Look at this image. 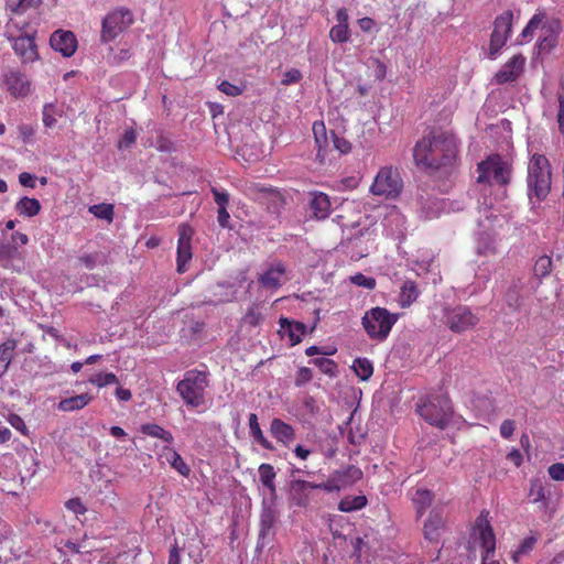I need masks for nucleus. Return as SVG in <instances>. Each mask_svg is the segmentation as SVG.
I'll list each match as a JSON object with an SVG mask.
<instances>
[{
	"label": "nucleus",
	"instance_id": "f257e3e1",
	"mask_svg": "<svg viewBox=\"0 0 564 564\" xmlns=\"http://www.w3.org/2000/svg\"><path fill=\"white\" fill-rule=\"evenodd\" d=\"M458 151V140L452 132L433 130L417 141L413 158L417 165L441 170L454 166Z\"/></svg>",
	"mask_w": 564,
	"mask_h": 564
},
{
	"label": "nucleus",
	"instance_id": "f03ea898",
	"mask_svg": "<svg viewBox=\"0 0 564 564\" xmlns=\"http://www.w3.org/2000/svg\"><path fill=\"white\" fill-rule=\"evenodd\" d=\"M209 386L208 375L205 371L187 370L183 379L176 384V391L185 405L192 409L206 408V394Z\"/></svg>",
	"mask_w": 564,
	"mask_h": 564
},
{
	"label": "nucleus",
	"instance_id": "7ed1b4c3",
	"mask_svg": "<svg viewBox=\"0 0 564 564\" xmlns=\"http://www.w3.org/2000/svg\"><path fill=\"white\" fill-rule=\"evenodd\" d=\"M420 416L440 430H444L451 422L453 408L451 400L445 394H431L417 403Z\"/></svg>",
	"mask_w": 564,
	"mask_h": 564
},
{
	"label": "nucleus",
	"instance_id": "20e7f679",
	"mask_svg": "<svg viewBox=\"0 0 564 564\" xmlns=\"http://www.w3.org/2000/svg\"><path fill=\"white\" fill-rule=\"evenodd\" d=\"M528 195L532 202L544 199L551 189L550 163L544 155L534 154L528 165Z\"/></svg>",
	"mask_w": 564,
	"mask_h": 564
},
{
	"label": "nucleus",
	"instance_id": "39448f33",
	"mask_svg": "<svg viewBox=\"0 0 564 564\" xmlns=\"http://www.w3.org/2000/svg\"><path fill=\"white\" fill-rule=\"evenodd\" d=\"M540 29L539 50L541 52H550L556 44L557 35L561 31V23L557 20H545L542 12L535 13L525 28L522 30L519 41L522 43L532 39L535 30Z\"/></svg>",
	"mask_w": 564,
	"mask_h": 564
},
{
	"label": "nucleus",
	"instance_id": "423d86ee",
	"mask_svg": "<svg viewBox=\"0 0 564 564\" xmlns=\"http://www.w3.org/2000/svg\"><path fill=\"white\" fill-rule=\"evenodd\" d=\"M398 319L399 314L377 306L365 312L361 317V325L371 340L383 343Z\"/></svg>",
	"mask_w": 564,
	"mask_h": 564
},
{
	"label": "nucleus",
	"instance_id": "0eeeda50",
	"mask_svg": "<svg viewBox=\"0 0 564 564\" xmlns=\"http://www.w3.org/2000/svg\"><path fill=\"white\" fill-rule=\"evenodd\" d=\"M478 183L505 186L510 182L511 165L500 155H491L478 164Z\"/></svg>",
	"mask_w": 564,
	"mask_h": 564
},
{
	"label": "nucleus",
	"instance_id": "6e6552de",
	"mask_svg": "<svg viewBox=\"0 0 564 564\" xmlns=\"http://www.w3.org/2000/svg\"><path fill=\"white\" fill-rule=\"evenodd\" d=\"M403 188V182L398 169L382 166L370 186V193L386 199L397 198Z\"/></svg>",
	"mask_w": 564,
	"mask_h": 564
},
{
	"label": "nucleus",
	"instance_id": "1a4fd4ad",
	"mask_svg": "<svg viewBox=\"0 0 564 564\" xmlns=\"http://www.w3.org/2000/svg\"><path fill=\"white\" fill-rule=\"evenodd\" d=\"M316 484L304 479H291L288 501L291 508L311 509L318 503Z\"/></svg>",
	"mask_w": 564,
	"mask_h": 564
},
{
	"label": "nucleus",
	"instance_id": "9d476101",
	"mask_svg": "<svg viewBox=\"0 0 564 564\" xmlns=\"http://www.w3.org/2000/svg\"><path fill=\"white\" fill-rule=\"evenodd\" d=\"M444 323L454 333H463L474 328L479 323V317L466 305L444 308Z\"/></svg>",
	"mask_w": 564,
	"mask_h": 564
},
{
	"label": "nucleus",
	"instance_id": "9b49d317",
	"mask_svg": "<svg viewBox=\"0 0 564 564\" xmlns=\"http://www.w3.org/2000/svg\"><path fill=\"white\" fill-rule=\"evenodd\" d=\"M512 21L513 13L511 11H506L496 18L489 44L490 59H496L501 48L506 45L511 35Z\"/></svg>",
	"mask_w": 564,
	"mask_h": 564
},
{
	"label": "nucleus",
	"instance_id": "f8f14e48",
	"mask_svg": "<svg viewBox=\"0 0 564 564\" xmlns=\"http://www.w3.org/2000/svg\"><path fill=\"white\" fill-rule=\"evenodd\" d=\"M132 22L133 15L128 9L120 8L108 13L102 20V42L115 40L124 29L131 25Z\"/></svg>",
	"mask_w": 564,
	"mask_h": 564
},
{
	"label": "nucleus",
	"instance_id": "ddd939ff",
	"mask_svg": "<svg viewBox=\"0 0 564 564\" xmlns=\"http://www.w3.org/2000/svg\"><path fill=\"white\" fill-rule=\"evenodd\" d=\"M362 477V471L349 466L345 470H336L329 475L326 481L316 484L317 489L326 492H337Z\"/></svg>",
	"mask_w": 564,
	"mask_h": 564
},
{
	"label": "nucleus",
	"instance_id": "4468645a",
	"mask_svg": "<svg viewBox=\"0 0 564 564\" xmlns=\"http://www.w3.org/2000/svg\"><path fill=\"white\" fill-rule=\"evenodd\" d=\"M194 235V230L191 226L182 224L178 227V241H177V257L176 265L177 272L184 273L187 271V264L192 260V247L191 240Z\"/></svg>",
	"mask_w": 564,
	"mask_h": 564
},
{
	"label": "nucleus",
	"instance_id": "2eb2a0df",
	"mask_svg": "<svg viewBox=\"0 0 564 564\" xmlns=\"http://www.w3.org/2000/svg\"><path fill=\"white\" fill-rule=\"evenodd\" d=\"M279 520L278 497H264L260 514V538L273 535V530Z\"/></svg>",
	"mask_w": 564,
	"mask_h": 564
},
{
	"label": "nucleus",
	"instance_id": "dca6fc26",
	"mask_svg": "<svg viewBox=\"0 0 564 564\" xmlns=\"http://www.w3.org/2000/svg\"><path fill=\"white\" fill-rule=\"evenodd\" d=\"M525 57L521 54L513 55L495 74V82L499 85L516 82L523 72Z\"/></svg>",
	"mask_w": 564,
	"mask_h": 564
},
{
	"label": "nucleus",
	"instance_id": "f3484780",
	"mask_svg": "<svg viewBox=\"0 0 564 564\" xmlns=\"http://www.w3.org/2000/svg\"><path fill=\"white\" fill-rule=\"evenodd\" d=\"M6 89L14 98H24L31 93V82L29 77L18 70H10L3 79Z\"/></svg>",
	"mask_w": 564,
	"mask_h": 564
},
{
	"label": "nucleus",
	"instance_id": "a211bd4d",
	"mask_svg": "<svg viewBox=\"0 0 564 564\" xmlns=\"http://www.w3.org/2000/svg\"><path fill=\"white\" fill-rule=\"evenodd\" d=\"M50 44L54 51L59 52L65 57L74 55L77 48L75 34L70 31L64 30L55 31L51 35Z\"/></svg>",
	"mask_w": 564,
	"mask_h": 564
},
{
	"label": "nucleus",
	"instance_id": "6ab92c4d",
	"mask_svg": "<svg viewBox=\"0 0 564 564\" xmlns=\"http://www.w3.org/2000/svg\"><path fill=\"white\" fill-rule=\"evenodd\" d=\"M475 530L478 532L481 547L484 549L485 553H494L496 547V539L488 520V512L480 513L476 520Z\"/></svg>",
	"mask_w": 564,
	"mask_h": 564
},
{
	"label": "nucleus",
	"instance_id": "aec40b11",
	"mask_svg": "<svg viewBox=\"0 0 564 564\" xmlns=\"http://www.w3.org/2000/svg\"><path fill=\"white\" fill-rule=\"evenodd\" d=\"M279 324V333L283 338L286 337L289 339L291 346H295L299 343H301L303 336L306 333L305 324L301 322L291 321L286 317H281Z\"/></svg>",
	"mask_w": 564,
	"mask_h": 564
},
{
	"label": "nucleus",
	"instance_id": "412c9836",
	"mask_svg": "<svg viewBox=\"0 0 564 564\" xmlns=\"http://www.w3.org/2000/svg\"><path fill=\"white\" fill-rule=\"evenodd\" d=\"M285 275V267L282 262L271 264L260 276L259 283L271 290L282 285Z\"/></svg>",
	"mask_w": 564,
	"mask_h": 564
},
{
	"label": "nucleus",
	"instance_id": "4be33fe9",
	"mask_svg": "<svg viewBox=\"0 0 564 564\" xmlns=\"http://www.w3.org/2000/svg\"><path fill=\"white\" fill-rule=\"evenodd\" d=\"M270 433L283 446L289 447L295 438V430L281 419H273L270 423Z\"/></svg>",
	"mask_w": 564,
	"mask_h": 564
},
{
	"label": "nucleus",
	"instance_id": "5701e85b",
	"mask_svg": "<svg viewBox=\"0 0 564 564\" xmlns=\"http://www.w3.org/2000/svg\"><path fill=\"white\" fill-rule=\"evenodd\" d=\"M444 528V514L443 510L434 508L431 510L427 520L424 523V536L429 541H436Z\"/></svg>",
	"mask_w": 564,
	"mask_h": 564
},
{
	"label": "nucleus",
	"instance_id": "b1692460",
	"mask_svg": "<svg viewBox=\"0 0 564 564\" xmlns=\"http://www.w3.org/2000/svg\"><path fill=\"white\" fill-rule=\"evenodd\" d=\"M13 50L24 63L34 62L39 57L34 39L29 35L15 39Z\"/></svg>",
	"mask_w": 564,
	"mask_h": 564
},
{
	"label": "nucleus",
	"instance_id": "393cba45",
	"mask_svg": "<svg viewBox=\"0 0 564 564\" xmlns=\"http://www.w3.org/2000/svg\"><path fill=\"white\" fill-rule=\"evenodd\" d=\"M404 217L395 208H392L383 218L382 226L388 236L399 237L404 232Z\"/></svg>",
	"mask_w": 564,
	"mask_h": 564
},
{
	"label": "nucleus",
	"instance_id": "a878e982",
	"mask_svg": "<svg viewBox=\"0 0 564 564\" xmlns=\"http://www.w3.org/2000/svg\"><path fill=\"white\" fill-rule=\"evenodd\" d=\"M310 208L313 217L316 219H325L330 213V200L328 195L316 192L311 194Z\"/></svg>",
	"mask_w": 564,
	"mask_h": 564
},
{
	"label": "nucleus",
	"instance_id": "bb28decb",
	"mask_svg": "<svg viewBox=\"0 0 564 564\" xmlns=\"http://www.w3.org/2000/svg\"><path fill=\"white\" fill-rule=\"evenodd\" d=\"M258 473L260 482L269 491L268 497H278L275 485L276 471L274 467L271 464L263 463L259 466Z\"/></svg>",
	"mask_w": 564,
	"mask_h": 564
},
{
	"label": "nucleus",
	"instance_id": "cd10ccee",
	"mask_svg": "<svg viewBox=\"0 0 564 564\" xmlns=\"http://www.w3.org/2000/svg\"><path fill=\"white\" fill-rule=\"evenodd\" d=\"M249 434L252 440L264 449L273 451V444L264 436L256 413H250L248 417Z\"/></svg>",
	"mask_w": 564,
	"mask_h": 564
},
{
	"label": "nucleus",
	"instance_id": "c85d7f7f",
	"mask_svg": "<svg viewBox=\"0 0 564 564\" xmlns=\"http://www.w3.org/2000/svg\"><path fill=\"white\" fill-rule=\"evenodd\" d=\"M91 400L93 398L88 393L77 394L61 400L58 409L64 412L77 411L85 408Z\"/></svg>",
	"mask_w": 564,
	"mask_h": 564
},
{
	"label": "nucleus",
	"instance_id": "c756f323",
	"mask_svg": "<svg viewBox=\"0 0 564 564\" xmlns=\"http://www.w3.org/2000/svg\"><path fill=\"white\" fill-rule=\"evenodd\" d=\"M161 457H164V459L175 469L177 470L182 476H188L191 473L189 467L184 462L182 456L173 448L171 447H164L163 453L161 454Z\"/></svg>",
	"mask_w": 564,
	"mask_h": 564
},
{
	"label": "nucleus",
	"instance_id": "7c9ffc66",
	"mask_svg": "<svg viewBox=\"0 0 564 564\" xmlns=\"http://www.w3.org/2000/svg\"><path fill=\"white\" fill-rule=\"evenodd\" d=\"M434 495L425 488H416L412 501L416 509V516L422 517L433 502Z\"/></svg>",
	"mask_w": 564,
	"mask_h": 564
},
{
	"label": "nucleus",
	"instance_id": "2f4dec72",
	"mask_svg": "<svg viewBox=\"0 0 564 564\" xmlns=\"http://www.w3.org/2000/svg\"><path fill=\"white\" fill-rule=\"evenodd\" d=\"M15 210L20 216L33 217L40 213L41 204L36 198L24 196L17 202Z\"/></svg>",
	"mask_w": 564,
	"mask_h": 564
},
{
	"label": "nucleus",
	"instance_id": "473e14b6",
	"mask_svg": "<svg viewBox=\"0 0 564 564\" xmlns=\"http://www.w3.org/2000/svg\"><path fill=\"white\" fill-rule=\"evenodd\" d=\"M529 497L533 503H546L550 492L546 491L544 481L541 478H532L530 480Z\"/></svg>",
	"mask_w": 564,
	"mask_h": 564
},
{
	"label": "nucleus",
	"instance_id": "72a5a7b5",
	"mask_svg": "<svg viewBox=\"0 0 564 564\" xmlns=\"http://www.w3.org/2000/svg\"><path fill=\"white\" fill-rule=\"evenodd\" d=\"M15 347L17 344L13 339H8L0 345V378L7 372L10 366Z\"/></svg>",
	"mask_w": 564,
	"mask_h": 564
},
{
	"label": "nucleus",
	"instance_id": "f704fd0d",
	"mask_svg": "<svg viewBox=\"0 0 564 564\" xmlns=\"http://www.w3.org/2000/svg\"><path fill=\"white\" fill-rule=\"evenodd\" d=\"M63 111L55 102H47L42 109V121L45 128H53L57 123V118L62 117Z\"/></svg>",
	"mask_w": 564,
	"mask_h": 564
},
{
	"label": "nucleus",
	"instance_id": "c9c22d12",
	"mask_svg": "<svg viewBox=\"0 0 564 564\" xmlns=\"http://www.w3.org/2000/svg\"><path fill=\"white\" fill-rule=\"evenodd\" d=\"M141 432L148 436L160 438L167 444H171L174 441L172 433L170 431L163 429L159 424H154V423L143 424V425H141Z\"/></svg>",
	"mask_w": 564,
	"mask_h": 564
},
{
	"label": "nucleus",
	"instance_id": "e433bc0d",
	"mask_svg": "<svg viewBox=\"0 0 564 564\" xmlns=\"http://www.w3.org/2000/svg\"><path fill=\"white\" fill-rule=\"evenodd\" d=\"M367 505V498L362 495L344 497L338 503V510L352 512L362 509Z\"/></svg>",
	"mask_w": 564,
	"mask_h": 564
},
{
	"label": "nucleus",
	"instance_id": "4c0bfd02",
	"mask_svg": "<svg viewBox=\"0 0 564 564\" xmlns=\"http://www.w3.org/2000/svg\"><path fill=\"white\" fill-rule=\"evenodd\" d=\"M79 262L88 270L107 263V256L101 251L86 253L78 258Z\"/></svg>",
	"mask_w": 564,
	"mask_h": 564
},
{
	"label": "nucleus",
	"instance_id": "58836bf2",
	"mask_svg": "<svg viewBox=\"0 0 564 564\" xmlns=\"http://www.w3.org/2000/svg\"><path fill=\"white\" fill-rule=\"evenodd\" d=\"M352 369L358 378L366 381L373 373L372 362L367 358H357L354 360Z\"/></svg>",
	"mask_w": 564,
	"mask_h": 564
},
{
	"label": "nucleus",
	"instance_id": "ea45409f",
	"mask_svg": "<svg viewBox=\"0 0 564 564\" xmlns=\"http://www.w3.org/2000/svg\"><path fill=\"white\" fill-rule=\"evenodd\" d=\"M419 296V290L414 282L406 281L403 283L400 293V302L402 306L412 304Z\"/></svg>",
	"mask_w": 564,
	"mask_h": 564
},
{
	"label": "nucleus",
	"instance_id": "a19ab883",
	"mask_svg": "<svg viewBox=\"0 0 564 564\" xmlns=\"http://www.w3.org/2000/svg\"><path fill=\"white\" fill-rule=\"evenodd\" d=\"M445 208V202L441 199H430L422 206V213L426 219L438 217L442 210Z\"/></svg>",
	"mask_w": 564,
	"mask_h": 564
},
{
	"label": "nucleus",
	"instance_id": "79ce46f5",
	"mask_svg": "<svg viewBox=\"0 0 564 564\" xmlns=\"http://www.w3.org/2000/svg\"><path fill=\"white\" fill-rule=\"evenodd\" d=\"M552 268V259L549 256H541L534 263L533 274L541 279L550 274Z\"/></svg>",
	"mask_w": 564,
	"mask_h": 564
},
{
	"label": "nucleus",
	"instance_id": "37998d69",
	"mask_svg": "<svg viewBox=\"0 0 564 564\" xmlns=\"http://www.w3.org/2000/svg\"><path fill=\"white\" fill-rule=\"evenodd\" d=\"M89 382L98 388L118 383V378L112 372H99L89 378Z\"/></svg>",
	"mask_w": 564,
	"mask_h": 564
},
{
	"label": "nucleus",
	"instance_id": "c03bdc74",
	"mask_svg": "<svg viewBox=\"0 0 564 564\" xmlns=\"http://www.w3.org/2000/svg\"><path fill=\"white\" fill-rule=\"evenodd\" d=\"M348 24H336L329 31V37L335 43H345L349 40Z\"/></svg>",
	"mask_w": 564,
	"mask_h": 564
},
{
	"label": "nucleus",
	"instance_id": "a18cd8bd",
	"mask_svg": "<svg viewBox=\"0 0 564 564\" xmlns=\"http://www.w3.org/2000/svg\"><path fill=\"white\" fill-rule=\"evenodd\" d=\"M311 362L323 373L328 375L329 377L336 376L337 366L334 360L325 357H318L313 359Z\"/></svg>",
	"mask_w": 564,
	"mask_h": 564
},
{
	"label": "nucleus",
	"instance_id": "49530a36",
	"mask_svg": "<svg viewBox=\"0 0 564 564\" xmlns=\"http://www.w3.org/2000/svg\"><path fill=\"white\" fill-rule=\"evenodd\" d=\"M535 543H536L535 536L531 535V536L525 538L521 542L519 547L512 553L513 561L519 562L522 556L529 554L533 550Z\"/></svg>",
	"mask_w": 564,
	"mask_h": 564
},
{
	"label": "nucleus",
	"instance_id": "de8ad7c7",
	"mask_svg": "<svg viewBox=\"0 0 564 564\" xmlns=\"http://www.w3.org/2000/svg\"><path fill=\"white\" fill-rule=\"evenodd\" d=\"M313 133L315 142L318 145L319 150L327 145L328 138L324 122H314Z\"/></svg>",
	"mask_w": 564,
	"mask_h": 564
},
{
	"label": "nucleus",
	"instance_id": "09e8293b",
	"mask_svg": "<svg viewBox=\"0 0 564 564\" xmlns=\"http://www.w3.org/2000/svg\"><path fill=\"white\" fill-rule=\"evenodd\" d=\"M97 218L111 220L113 215V207L109 204H98L89 208Z\"/></svg>",
	"mask_w": 564,
	"mask_h": 564
},
{
	"label": "nucleus",
	"instance_id": "8fccbe9b",
	"mask_svg": "<svg viewBox=\"0 0 564 564\" xmlns=\"http://www.w3.org/2000/svg\"><path fill=\"white\" fill-rule=\"evenodd\" d=\"M332 141L334 148L340 154H347L351 151V143L346 138L336 134L334 131H332Z\"/></svg>",
	"mask_w": 564,
	"mask_h": 564
},
{
	"label": "nucleus",
	"instance_id": "3c124183",
	"mask_svg": "<svg viewBox=\"0 0 564 564\" xmlns=\"http://www.w3.org/2000/svg\"><path fill=\"white\" fill-rule=\"evenodd\" d=\"M350 282L367 290H372L376 286V280L371 276H366L362 273H356L355 275H351Z\"/></svg>",
	"mask_w": 564,
	"mask_h": 564
},
{
	"label": "nucleus",
	"instance_id": "603ef678",
	"mask_svg": "<svg viewBox=\"0 0 564 564\" xmlns=\"http://www.w3.org/2000/svg\"><path fill=\"white\" fill-rule=\"evenodd\" d=\"M41 0H19L18 3L11 7V11L15 14H23L30 9L37 8Z\"/></svg>",
	"mask_w": 564,
	"mask_h": 564
},
{
	"label": "nucleus",
	"instance_id": "864d4df0",
	"mask_svg": "<svg viewBox=\"0 0 564 564\" xmlns=\"http://www.w3.org/2000/svg\"><path fill=\"white\" fill-rule=\"evenodd\" d=\"M36 132V129L33 124H29V123H21L19 127H18V134H19V138L22 140V142L24 143H30L32 142L33 140V137Z\"/></svg>",
	"mask_w": 564,
	"mask_h": 564
},
{
	"label": "nucleus",
	"instance_id": "5fc2aeb1",
	"mask_svg": "<svg viewBox=\"0 0 564 564\" xmlns=\"http://www.w3.org/2000/svg\"><path fill=\"white\" fill-rule=\"evenodd\" d=\"M262 321V314L256 307H249L243 316V322L252 327H256Z\"/></svg>",
	"mask_w": 564,
	"mask_h": 564
},
{
	"label": "nucleus",
	"instance_id": "6e6d98bb",
	"mask_svg": "<svg viewBox=\"0 0 564 564\" xmlns=\"http://www.w3.org/2000/svg\"><path fill=\"white\" fill-rule=\"evenodd\" d=\"M24 462L28 464L30 463L29 467L26 468V476L28 478H32L37 473V466L39 462L36 459V453L35 452H26L24 455Z\"/></svg>",
	"mask_w": 564,
	"mask_h": 564
},
{
	"label": "nucleus",
	"instance_id": "4d7b16f0",
	"mask_svg": "<svg viewBox=\"0 0 564 564\" xmlns=\"http://www.w3.org/2000/svg\"><path fill=\"white\" fill-rule=\"evenodd\" d=\"M506 303L512 311H518L521 306V297L516 289H510L506 294Z\"/></svg>",
	"mask_w": 564,
	"mask_h": 564
},
{
	"label": "nucleus",
	"instance_id": "13d9d810",
	"mask_svg": "<svg viewBox=\"0 0 564 564\" xmlns=\"http://www.w3.org/2000/svg\"><path fill=\"white\" fill-rule=\"evenodd\" d=\"M212 193L214 195L215 203L218 207H227L229 203V194L225 189H218L217 187H212Z\"/></svg>",
	"mask_w": 564,
	"mask_h": 564
},
{
	"label": "nucleus",
	"instance_id": "bf43d9fd",
	"mask_svg": "<svg viewBox=\"0 0 564 564\" xmlns=\"http://www.w3.org/2000/svg\"><path fill=\"white\" fill-rule=\"evenodd\" d=\"M549 476L555 481L564 480V464L555 463L547 468Z\"/></svg>",
	"mask_w": 564,
	"mask_h": 564
},
{
	"label": "nucleus",
	"instance_id": "052dcab7",
	"mask_svg": "<svg viewBox=\"0 0 564 564\" xmlns=\"http://www.w3.org/2000/svg\"><path fill=\"white\" fill-rule=\"evenodd\" d=\"M301 78H302L301 72L296 68H291L284 73L281 83H282V85L288 86L291 84L299 83L301 80Z\"/></svg>",
	"mask_w": 564,
	"mask_h": 564
},
{
	"label": "nucleus",
	"instance_id": "680f3d73",
	"mask_svg": "<svg viewBox=\"0 0 564 564\" xmlns=\"http://www.w3.org/2000/svg\"><path fill=\"white\" fill-rule=\"evenodd\" d=\"M218 88L220 91H223L224 94L231 96V97L239 96L242 93V89L240 87H238L237 85H234L227 80L221 82L219 84Z\"/></svg>",
	"mask_w": 564,
	"mask_h": 564
},
{
	"label": "nucleus",
	"instance_id": "e2e57ef3",
	"mask_svg": "<svg viewBox=\"0 0 564 564\" xmlns=\"http://www.w3.org/2000/svg\"><path fill=\"white\" fill-rule=\"evenodd\" d=\"M137 140V134L134 132V130L132 129H129V130H126L121 140L119 141V149H128L130 148Z\"/></svg>",
	"mask_w": 564,
	"mask_h": 564
},
{
	"label": "nucleus",
	"instance_id": "0e129e2a",
	"mask_svg": "<svg viewBox=\"0 0 564 564\" xmlns=\"http://www.w3.org/2000/svg\"><path fill=\"white\" fill-rule=\"evenodd\" d=\"M65 507L67 510L74 512L75 514H83L86 512L85 506L78 498L67 500L65 502Z\"/></svg>",
	"mask_w": 564,
	"mask_h": 564
},
{
	"label": "nucleus",
	"instance_id": "69168bd1",
	"mask_svg": "<svg viewBox=\"0 0 564 564\" xmlns=\"http://www.w3.org/2000/svg\"><path fill=\"white\" fill-rule=\"evenodd\" d=\"M516 430V423L513 420H505L500 425L501 437L508 440L512 436Z\"/></svg>",
	"mask_w": 564,
	"mask_h": 564
},
{
	"label": "nucleus",
	"instance_id": "338daca9",
	"mask_svg": "<svg viewBox=\"0 0 564 564\" xmlns=\"http://www.w3.org/2000/svg\"><path fill=\"white\" fill-rule=\"evenodd\" d=\"M312 379V370L307 367H302L297 371L296 386H302Z\"/></svg>",
	"mask_w": 564,
	"mask_h": 564
},
{
	"label": "nucleus",
	"instance_id": "774afa93",
	"mask_svg": "<svg viewBox=\"0 0 564 564\" xmlns=\"http://www.w3.org/2000/svg\"><path fill=\"white\" fill-rule=\"evenodd\" d=\"M19 182L24 187H35V176L31 173L23 172L19 175Z\"/></svg>",
	"mask_w": 564,
	"mask_h": 564
}]
</instances>
